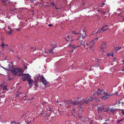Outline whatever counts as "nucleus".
<instances>
[{"label": "nucleus", "mask_w": 124, "mask_h": 124, "mask_svg": "<svg viewBox=\"0 0 124 124\" xmlns=\"http://www.w3.org/2000/svg\"><path fill=\"white\" fill-rule=\"evenodd\" d=\"M81 100V99H79V98H78L76 99L75 100H71L70 101H64V102H66L67 104H72L74 106H76L79 103H80L81 101L80 100Z\"/></svg>", "instance_id": "nucleus-1"}, {"label": "nucleus", "mask_w": 124, "mask_h": 124, "mask_svg": "<svg viewBox=\"0 0 124 124\" xmlns=\"http://www.w3.org/2000/svg\"><path fill=\"white\" fill-rule=\"evenodd\" d=\"M12 72L15 76H20L23 73V72L21 69L17 68L13 69L12 70Z\"/></svg>", "instance_id": "nucleus-2"}, {"label": "nucleus", "mask_w": 124, "mask_h": 124, "mask_svg": "<svg viewBox=\"0 0 124 124\" xmlns=\"http://www.w3.org/2000/svg\"><path fill=\"white\" fill-rule=\"evenodd\" d=\"M39 76H40V79L42 82V83L46 87H49L50 86V84H49L48 82H47L44 76H40V75H39Z\"/></svg>", "instance_id": "nucleus-3"}, {"label": "nucleus", "mask_w": 124, "mask_h": 124, "mask_svg": "<svg viewBox=\"0 0 124 124\" xmlns=\"http://www.w3.org/2000/svg\"><path fill=\"white\" fill-rule=\"evenodd\" d=\"M97 109L99 113H100L102 111L105 112H108V110L104 106L101 105L98 106Z\"/></svg>", "instance_id": "nucleus-4"}, {"label": "nucleus", "mask_w": 124, "mask_h": 124, "mask_svg": "<svg viewBox=\"0 0 124 124\" xmlns=\"http://www.w3.org/2000/svg\"><path fill=\"white\" fill-rule=\"evenodd\" d=\"M21 78L22 79L23 81H25L28 79L30 76L28 74H22L21 75H20Z\"/></svg>", "instance_id": "nucleus-5"}, {"label": "nucleus", "mask_w": 124, "mask_h": 124, "mask_svg": "<svg viewBox=\"0 0 124 124\" xmlns=\"http://www.w3.org/2000/svg\"><path fill=\"white\" fill-rule=\"evenodd\" d=\"M79 98L81 99V100H80V103H87L90 101H91L93 100V98L92 97H90L88 99H86L85 100L83 99V98Z\"/></svg>", "instance_id": "nucleus-6"}, {"label": "nucleus", "mask_w": 124, "mask_h": 124, "mask_svg": "<svg viewBox=\"0 0 124 124\" xmlns=\"http://www.w3.org/2000/svg\"><path fill=\"white\" fill-rule=\"evenodd\" d=\"M80 36L77 39V40L78 39L80 38H81L82 39L84 38L86 36V32L83 29L82 30V32L81 33H80Z\"/></svg>", "instance_id": "nucleus-7"}, {"label": "nucleus", "mask_w": 124, "mask_h": 124, "mask_svg": "<svg viewBox=\"0 0 124 124\" xmlns=\"http://www.w3.org/2000/svg\"><path fill=\"white\" fill-rule=\"evenodd\" d=\"M111 95L107 94L106 93H105V95L102 97L101 99L103 100H105L108 98V97L110 96Z\"/></svg>", "instance_id": "nucleus-8"}, {"label": "nucleus", "mask_w": 124, "mask_h": 124, "mask_svg": "<svg viewBox=\"0 0 124 124\" xmlns=\"http://www.w3.org/2000/svg\"><path fill=\"white\" fill-rule=\"evenodd\" d=\"M95 43L92 42H90L89 44H88L87 43H86V46H89V47L90 49H91L93 48Z\"/></svg>", "instance_id": "nucleus-9"}, {"label": "nucleus", "mask_w": 124, "mask_h": 124, "mask_svg": "<svg viewBox=\"0 0 124 124\" xmlns=\"http://www.w3.org/2000/svg\"><path fill=\"white\" fill-rule=\"evenodd\" d=\"M107 43V42L105 41H103L101 44V48L104 49L105 48H106V44Z\"/></svg>", "instance_id": "nucleus-10"}, {"label": "nucleus", "mask_w": 124, "mask_h": 124, "mask_svg": "<svg viewBox=\"0 0 124 124\" xmlns=\"http://www.w3.org/2000/svg\"><path fill=\"white\" fill-rule=\"evenodd\" d=\"M31 76H30V77L27 79V80L28 81L29 85H31L32 83L33 82V80L31 78Z\"/></svg>", "instance_id": "nucleus-11"}, {"label": "nucleus", "mask_w": 124, "mask_h": 124, "mask_svg": "<svg viewBox=\"0 0 124 124\" xmlns=\"http://www.w3.org/2000/svg\"><path fill=\"white\" fill-rule=\"evenodd\" d=\"M108 110V112L110 111V112H112L114 113L115 111H116V109H114V108H110L109 109V108L108 107V108H107Z\"/></svg>", "instance_id": "nucleus-12"}, {"label": "nucleus", "mask_w": 124, "mask_h": 124, "mask_svg": "<svg viewBox=\"0 0 124 124\" xmlns=\"http://www.w3.org/2000/svg\"><path fill=\"white\" fill-rule=\"evenodd\" d=\"M45 110L47 112H48L49 113H51L52 111V110L49 108H46Z\"/></svg>", "instance_id": "nucleus-13"}, {"label": "nucleus", "mask_w": 124, "mask_h": 124, "mask_svg": "<svg viewBox=\"0 0 124 124\" xmlns=\"http://www.w3.org/2000/svg\"><path fill=\"white\" fill-rule=\"evenodd\" d=\"M69 47H71L73 48L74 49H76L78 47V46H75V45H72L71 44L69 45Z\"/></svg>", "instance_id": "nucleus-14"}, {"label": "nucleus", "mask_w": 124, "mask_h": 124, "mask_svg": "<svg viewBox=\"0 0 124 124\" xmlns=\"http://www.w3.org/2000/svg\"><path fill=\"white\" fill-rule=\"evenodd\" d=\"M85 42V41H83V40L80 41L79 42V45L78 46V47L80 46H81Z\"/></svg>", "instance_id": "nucleus-15"}, {"label": "nucleus", "mask_w": 124, "mask_h": 124, "mask_svg": "<svg viewBox=\"0 0 124 124\" xmlns=\"http://www.w3.org/2000/svg\"><path fill=\"white\" fill-rule=\"evenodd\" d=\"M23 99L24 100L28 101L29 99L28 98V96L25 95L24 96L23 98L22 99Z\"/></svg>", "instance_id": "nucleus-16"}, {"label": "nucleus", "mask_w": 124, "mask_h": 124, "mask_svg": "<svg viewBox=\"0 0 124 124\" xmlns=\"http://www.w3.org/2000/svg\"><path fill=\"white\" fill-rule=\"evenodd\" d=\"M101 90L99 89H98L97 91L96 92V94L98 95H99L101 93Z\"/></svg>", "instance_id": "nucleus-17"}, {"label": "nucleus", "mask_w": 124, "mask_h": 124, "mask_svg": "<svg viewBox=\"0 0 124 124\" xmlns=\"http://www.w3.org/2000/svg\"><path fill=\"white\" fill-rule=\"evenodd\" d=\"M107 55L108 56H113V53H108L107 54Z\"/></svg>", "instance_id": "nucleus-18"}, {"label": "nucleus", "mask_w": 124, "mask_h": 124, "mask_svg": "<svg viewBox=\"0 0 124 124\" xmlns=\"http://www.w3.org/2000/svg\"><path fill=\"white\" fill-rule=\"evenodd\" d=\"M54 47H53L52 49L49 50H48L49 52L50 53L52 54L53 53V50L54 49Z\"/></svg>", "instance_id": "nucleus-19"}, {"label": "nucleus", "mask_w": 124, "mask_h": 124, "mask_svg": "<svg viewBox=\"0 0 124 124\" xmlns=\"http://www.w3.org/2000/svg\"><path fill=\"white\" fill-rule=\"evenodd\" d=\"M121 48L122 47L121 46L118 47H116V49H115V50L116 51L117 50H118L120 49H121Z\"/></svg>", "instance_id": "nucleus-20"}, {"label": "nucleus", "mask_w": 124, "mask_h": 124, "mask_svg": "<svg viewBox=\"0 0 124 124\" xmlns=\"http://www.w3.org/2000/svg\"><path fill=\"white\" fill-rule=\"evenodd\" d=\"M100 92V94H103V93L105 94V93H106L103 90H102L101 91V90Z\"/></svg>", "instance_id": "nucleus-21"}, {"label": "nucleus", "mask_w": 124, "mask_h": 124, "mask_svg": "<svg viewBox=\"0 0 124 124\" xmlns=\"http://www.w3.org/2000/svg\"><path fill=\"white\" fill-rule=\"evenodd\" d=\"M108 26L107 25H105L104 26L102 27L100 29L101 30H102L103 29L105 28L106 27Z\"/></svg>", "instance_id": "nucleus-22"}, {"label": "nucleus", "mask_w": 124, "mask_h": 124, "mask_svg": "<svg viewBox=\"0 0 124 124\" xmlns=\"http://www.w3.org/2000/svg\"><path fill=\"white\" fill-rule=\"evenodd\" d=\"M105 4L104 3H101L100 6V7H103L104 5Z\"/></svg>", "instance_id": "nucleus-23"}, {"label": "nucleus", "mask_w": 124, "mask_h": 124, "mask_svg": "<svg viewBox=\"0 0 124 124\" xmlns=\"http://www.w3.org/2000/svg\"><path fill=\"white\" fill-rule=\"evenodd\" d=\"M84 48L85 49H87L89 47V46H85V45H84Z\"/></svg>", "instance_id": "nucleus-24"}, {"label": "nucleus", "mask_w": 124, "mask_h": 124, "mask_svg": "<svg viewBox=\"0 0 124 124\" xmlns=\"http://www.w3.org/2000/svg\"><path fill=\"white\" fill-rule=\"evenodd\" d=\"M121 19H123V20L121 21V22H123L124 21V16H122L121 17Z\"/></svg>", "instance_id": "nucleus-25"}, {"label": "nucleus", "mask_w": 124, "mask_h": 124, "mask_svg": "<svg viewBox=\"0 0 124 124\" xmlns=\"http://www.w3.org/2000/svg\"><path fill=\"white\" fill-rule=\"evenodd\" d=\"M50 4H52L53 6H54V7L55 8V6L54 4V3H53V2L51 3H50Z\"/></svg>", "instance_id": "nucleus-26"}, {"label": "nucleus", "mask_w": 124, "mask_h": 124, "mask_svg": "<svg viewBox=\"0 0 124 124\" xmlns=\"http://www.w3.org/2000/svg\"><path fill=\"white\" fill-rule=\"evenodd\" d=\"M3 90H6V91H7V90H8V89H7V88H6V86H5L4 87V88H3Z\"/></svg>", "instance_id": "nucleus-27"}, {"label": "nucleus", "mask_w": 124, "mask_h": 124, "mask_svg": "<svg viewBox=\"0 0 124 124\" xmlns=\"http://www.w3.org/2000/svg\"><path fill=\"white\" fill-rule=\"evenodd\" d=\"M100 99L99 98H96V102H98L99 101Z\"/></svg>", "instance_id": "nucleus-28"}, {"label": "nucleus", "mask_w": 124, "mask_h": 124, "mask_svg": "<svg viewBox=\"0 0 124 124\" xmlns=\"http://www.w3.org/2000/svg\"><path fill=\"white\" fill-rule=\"evenodd\" d=\"M12 33V31H10L8 32V34L9 35H10Z\"/></svg>", "instance_id": "nucleus-29"}, {"label": "nucleus", "mask_w": 124, "mask_h": 124, "mask_svg": "<svg viewBox=\"0 0 124 124\" xmlns=\"http://www.w3.org/2000/svg\"><path fill=\"white\" fill-rule=\"evenodd\" d=\"M121 111L122 113L124 115V109H121Z\"/></svg>", "instance_id": "nucleus-30"}, {"label": "nucleus", "mask_w": 124, "mask_h": 124, "mask_svg": "<svg viewBox=\"0 0 124 124\" xmlns=\"http://www.w3.org/2000/svg\"><path fill=\"white\" fill-rule=\"evenodd\" d=\"M72 32L74 34H78V33H75V31H72Z\"/></svg>", "instance_id": "nucleus-31"}, {"label": "nucleus", "mask_w": 124, "mask_h": 124, "mask_svg": "<svg viewBox=\"0 0 124 124\" xmlns=\"http://www.w3.org/2000/svg\"><path fill=\"white\" fill-rule=\"evenodd\" d=\"M100 116H101V115H99V117L100 118V119L101 120H102V118L101 117H100Z\"/></svg>", "instance_id": "nucleus-32"}, {"label": "nucleus", "mask_w": 124, "mask_h": 124, "mask_svg": "<svg viewBox=\"0 0 124 124\" xmlns=\"http://www.w3.org/2000/svg\"><path fill=\"white\" fill-rule=\"evenodd\" d=\"M48 26L50 27L52 26V24H50L48 25Z\"/></svg>", "instance_id": "nucleus-33"}, {"label": "nucleus", "mask_w": 124, "mask_h": 124, "mask_svg": "<svg viewBox=\"0 0 124 124\" xmlns=\"http://www.w3.org/2000/svg\"><path fill=\"white\" fill-rule=\"evenodd\" d=\"M110 121V119H109V118L108 119L106 120H105V121L106 122H107V121Z\"/></svg>", "instance_id": "nucleus-34"}, {"label": "nucleus", "mask_w": 124, "mask_h": 124, "mask_svg": "<svg viewBox=\"0 0 124 124\" xmlns=\"http://www.w3.org/2000/svg\"><path fill=\"white\" fill-rule=\"evenodd\" d=\"M108 29H106L103 30V32H104V31H106Z\"/></svg>", "instance_id": "nucleus-35"}, {"label": "nucleus", "mask_w": 124, "mask_h": 124, "mask_svg": "<svg viewBox=\"0 0 124 124\" xmlns=\"http://www.w3.org/2000/svg\"><path fill=\"white\" fill-rule=\"evenodd\" d=\"M12 79L11 78H10V77H8V80L9 81H10Z\"/></svg>", "instance_id": "nucleus-36"}, {"label": "nucleus", "mask_w": 124, "mask_h": 124, "mask_svg": "<svg viewBox=\"0 0 124 124\" xmlns=\"http://www.w3.org/2000/svg\"><path fill=\"white\" fill-rule=\"evenodd\" d=\"M124 119V118H122V119H121L120 120H119L120 122V121H123Z\"/></svg>", "instance_id": "nucleus-37"}, {"label": "nucleus", "mask_w": 124, "mask_h": 124, "mask_svg": "<svg viewBox=\"0 0 124 124\" xmlns=\"http://www.w3.org/2000/svg\"><path fill=\"white\" fill-rule=\"evenodd\" d=\"M65 39L67 41H68L69 40V39H67L66 38H65Z\"/></svg>", "instance_id": "nucleus-38"}, {"label": "nucleus", "mask_w": 124, "mask_h": 124, "mask_svg": "<svg viewBox=\"0 0 124 124\" xmlns=\"http://www.w3.org/2000/svg\"><path fill=\"white\" fill-rule=\"evenodd\" d=\"M120 122V121L119 120L117 121V124H119Z\"/></svg>", "instance_id": "nucleus-39"}, {"label": "nucleus", "mask_w": 124, "mask_h": 124, "mask_svg": "<svg viewBox=\"0 0 124 124\" xmlns=\"http://www.w3.org/2000/svg\"><path fill=\"white\" fill-rule=\"evenodd\" d=\"M96 92H95V93H93V95H96Z\"/></svg>", "instance_id": "nucleus-40"}, {"label": "nucleus", "mask_w": 124, "mask_h": 124, "mask_svg": "<svg viewBox=\"0 0 124 124\" xmlns=\"http://www.w3.org/2000/svg\"><path fill=\"white\" fill-rule=\"evenodd\" d=\"M70 35H68V39H69V38H70Z\"/></svg>", "instance_id": "nucleus-41"}, {"label": "nucleus", "mask_w": 124, "mask_h": 124, "mask_svg": "<svg viewBox=\"0 0 124 124\" xmlns=\"http://www.w3.org/2000/svg\"><path fill=\"white\" fill-rule=\"evenodd\" d=\"M64 101H63L62 102H63V105H65V103L66 102H63Z\"/></svg>", "instance_id": "nucleus-42"}, {"label": "nucleus", "mask_w": 124, "mask_h": 124, "mask_svg": "<svg viewBox=\"0 0 124 124\" xmlns=\"http://www.w3.org/2000/svg\"><path fill=\"white\" fill-rule=\"evenodd\" d=\"M101 10H100V9H99V10H97V11L99 12H101Z\"/></svg>", "instance_id": "nucleus-43"}, {"label": "nucleus", "mask_w": 124, "mask_h": 124, "mask_svg": "<svg viewBox=\"0 0 124 124\" xmlns=\"http://www.w3.org/2000/svg\"><path fill=\"white\" fill-rule=\"evenodd\" d=\"M5 46L4 44L3 43H2V45H1V46Z\"/></svg>", "instance_id": "nucleus-44"}, {"label": "nucleus", "mask_w": 124, "mask_h": 124, "mask_svg": "<svg viewBox=\"0 0 124 124\" xmlns=\"http://www.w3.org/2000/svg\"><path fill=\"white\" fill-rule=\"evenodd\" d=\"M98 40V38H96L94 40Z\"/></svg>", "instance_id": "nucleus-45"}, {"label": "nucleus", "mask_w": 124, "mask_h": 124, "mask_svg": "<svg viewBox=\"0 0 124 124\" xmlns=\"http://www.w3.org/2000/svg\"><path fill=\"white\" fill-rule=\"evenodd\" d=\"M102 124H108V123H104Z\"/></svg>", "instance_id": "nucleus-46"}, {"label": "nucleus", "mask_w": 124, "mask_h": 124, "mask_svg": "<svg viewBox=\"0 0 124 124\" xmlns=\"http://www.w3.org/2000/svg\"><path fill=\"white\" fill-rule=\"evenodd\" d=\"M2 48H4L5 47V46H1Z\"/></svg>", "instance_id": "nucleus-47"}, {"label": "nucleus", "mask_w": 124, "mask_h": 124, "mask_svg": "<svg viewBox=\"0 0 124 124\" xmlns=\"http://www.w3.org/2000/svg\"><path fill=\"white\" fill-rule=\"evenodd\" d=\"M10 51H12L13 52V51H14L13 50H10Z\"/></svg>", "instance_id": "nucleus-48"}, {"label": "nucleus", "mask_w": 124, "mask_h": 124, "mask_svg": "<svg viewBox=\"0 0 124 124\" xmlns=\"http://www.w3.org/2000/svg\"><path fill=\"white\" fill-rule=\"evenodd\" d=\"M122 62H124V60H122Z\"/></svg>", "instance_id": "nucleus-49"}, {"label": "nucleus", "mask_w": 124, "mask_h": 124, "mask_svg": "<svg viewBox=\"0 0 124 124\" xmlns=\"http://www.w3.org/2000/svg\"><path fill=\"white\" fill-rule=\"evenodd\" d=\"M73 52V50H71V52Z\"/></svg>", "instance_id": "nucleus-50"}, {"label": "nucleus", "mask_w": 124, "mask_h": 124, "mask_svg": "<svg viewBox=\"0 0 124 124\" xmlns=\"http://www.w3.org/2000/svg\"><path fill=\"white\" fill-rule=\"evenodd\" d=\"M79 117H80V118H82V116H79Z\"/></svg>", "instance_id": "nucleus-51"}, {"label": "nucleus", "mask_w": 124, "mask_h": 124, "mask_svg": "<svg viewBox=\"0 0 124 124\" xmlns=\"http://www.w3.org/2000/svg\"><path fill=\"white\" fill-rule=\"evenodd\" d=\"M13 123H15V124H16V122H13Z\"/></svg>", "instance_id": "nucleus-52"}, {"label": "nucleus", "mask_w": 124, "mask_h": 124, "mask_svg": "<svg viewBox=\"0 0 124 124\" xmlns=\"http://www.w3.org/2000/svg\"><path fill=\"white\" fill-rule=\"evenodd\" d=\"M5 46H8V45H5Z\"/></svg>", "instance_id": "nucleus-53"}, {"label": "nucleus", "mask_w": 124, "mask_h": 124, "mask_svg": "<svg viewBox=\"0 0 124 124\" xmlns=\"http://www.w3.org/2000/svg\"><path fill=\"white\" fill-rule=\"evenodd\" d=\"M2 67V68H3V69H5L4 68V67Z\"/></svg>", "instance_id": "nucleus-54"}, {"label": "nucleus", "mask_w": 124, "mask_h": 124, "mask_svg": "<svg viewBox=\"0 0 124 124\" xmlns=\"http://www.w3.org/2000/svg\"><path fill=\"white\" fill-rule=\"evenodd\" d=\"M124 71V69H123L122 70V71Z\"/></svg>", "instance_id": "nucleus-55"}, {"label": "nucleus", "mask_w": 124, "mask_h": 124, "mask_svg": "<svg viewBox=\"0 0 124 124\" xmlns=\"http://www.w3.org/2000/svg\"><path fill=\"white\" fill-rule=\"evenodd\" d=\"M73 110H74V111H75V109H73Z\"/></svg>", "instance_id": "nucleus-56"}, {"label": "nucleus", "mask_w": 124, "mask_h": 124, "mask_svg": "<svg viewBox=\"0 0 124 124\" xmlns=\"http://www.w3.org/2000/svg\"><path fill=\"white\" fill-rule=\"evenodd\" d=\"M23 47H22V49H23Z\"/></svg>", "instance_id": "nucleus-57"}, {"label": "nucleus", "mask_w": 124, "mask_h": 124, "mask_svg": "<svg viewBox=\"0 0 124 124\" xmlns=\"http://www.w3.org/2000/svg\"><path fill=\"white\" fill-rule=\"evenodd\" d=\"M98 32H99L98 31H97V33H98Z\"/></svg>", "instance_id": "nucleus-58"}, {"label": "nucleus", "mask_w": 124, "mask_h": 124, "mask_svg": "<svg viewBox=\"0 0 124 124\" xmlns=\"http://www.w3.org/2000/svg\"><path fill=\"white\" fill-rule=\"evenodd\" d=\"M120 103V102H119L118 103L119 104Z\"/></svg>", "instance_id": "nucleus-59"}, {"label": "nucleus", "mask_w": 124, "mask_h": 124, "mask_svg": "<svg viewBox=\"0 0 124 124\" xmlns=\"http://www.w3.org/2000/svg\"><path fill=\"white\" fill-rule=\"evenodd\" d=\"M45 116H46V114H45Z\"/></svg>", "instance_id": "nucleus-60"}, {"label": "nucleus", "mask_w": 124, "mask_h": 124, "mask_svg": "<svg viewBox=\"0 0 124 124\" xmlns=\"http://www.w3.org/2000/svg\"><path fill=\"white\" fill-rule=\"evenodd\" d=\"M13 122H11V123H13Z\"/></svg>", "instance_id": "nucleus-61"}, {"label": "nucleus", "mask_w": 124, "mask_h": 124, "mask_svg": "<svg viewBox=\"0 0 124 124\" xmlns=\"http://www.w3.org/2000/svg\"><path fill=\"white\" fill-rule=\"evenodd\" d=\"M18 123H17V124H18Z\"/></svg>", "instance_id": "nucleus-62"}, {"label": "nucleus", "mask_w": 124, "mask_h": 124, "mask_svg": "<svg viewBox=\"0 0 124 124\" xmlns=\"http://www.w3.org/2000/svg\"><path fill=\"white\" fill-rule=\"evenodd\" d=\"M123 103V104H124V103Z\"/></svg>", "instance_id": "nucleus-63"}]
</instances>
